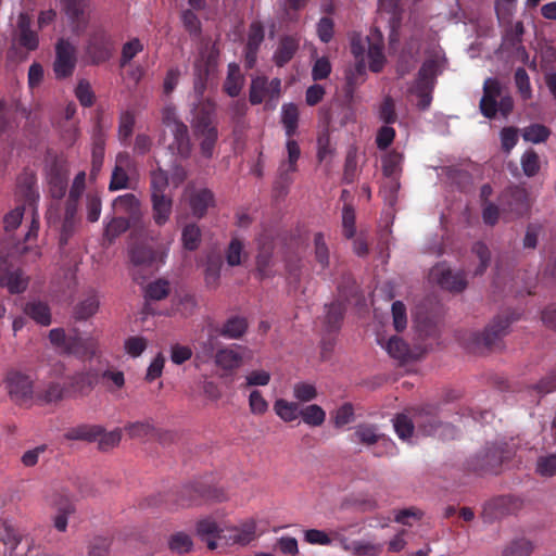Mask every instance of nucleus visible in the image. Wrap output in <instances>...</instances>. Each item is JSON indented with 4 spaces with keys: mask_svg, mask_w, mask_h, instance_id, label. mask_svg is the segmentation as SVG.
Wrapping results in <instances>:
<instances>
[{
    "mask_svg": "<svg viewBox=\"0 0 556 556\" xmlns=\"http://www.w3.org/2000/svg\"><path fill=\"white\" fill-rule=\"evenodd\" d=\"M214 103L206 101L199 105L192 121L193 134L199 140L203 157L212 159L218 140V129L213 123Z\"/></svg>",
    "mask_w": 556,
    "mask_h": 556,
    "instance_id": "obj_1",
    "label": "nucleus"
},
{
    "mask_svg": "<svg viewBox=\"0 0 556 556\" xmlns=\"http://www.w3.org/2000/svg\"><path fill=\"white\" fill-rule=\"evenodd\" d=\"M515 320L511 314L495 316L481 332H471L469 348L473 352L482 350L495 351L503 348V338L508 334L509 327Z\"/></svg>",
    "mask_w": 556,
    "mask_h": 556,
    "instance_id": "obj_2",
    "label": "nucleus"
},
{
    "mask_svg": "<svg viewBox=\"0 0 556 556\" xmlns=\"http://www.w3.org/2000/svg\"><path fill=\"white\" fill-rule=\"evenodd\" d=\"M219 50L216 45L206 42L194 61L193 90L199 100L203 97L208 79L216 74Z\"/></svg>",
    "mask_w": 556,
    "mask_h": 556,
    "instance_id": "obj_3",
    "label": "nucleus"
},
{
    "mask_svg": "<svg viewBox=\"0 0 556 556\" xmlns=\"http://www.w3.org/2000/svg\"><path fill=\"white\" fill-rule=\"evenodd\" d=\"M115 52L113 36L102 27L93 29L85 47V56L90 65L108 62Z\"/></svg>",
    "mask_w": 556,
    "mask_h": 556,
    "instance_id": "obj_4",
    "label": "nucleus"
},
{
    "mask_svg": "<svg viewBox=\"0 0 556 556\" xmlns=\"http://www.w3.org/2000/svg\"><path fill=\"white\" fill-rule=\"evenodd\" d=\"M438 73L439 62L435 59L426 60L418 71L417 78L409 91L419 99L417 106L420 110H426L431 103V93Z\"/></svg>",
    "mask_w": 556,
    "mask_h": 556,
    "instance_id": "obj_5",
    "label": "nucleus"
},
{
    "mask_svg": "<svg viewBox=\"0 0 556 556\" xmlns=\"http://www.w3.org/2000/svg\"><path fill=\"white\" fill-rule=\"evenodd\" d=\"M100 380V371L85 367L68 377L66 384L67 397L78 399L88 396Z\"/></svg>",
    "mask_w": 556,
    "mask_h": 556,
    "instance_id": "obj_6",
    "label": "nucleus"
},
{
    "mask_svg": "<svg viewBox=\"0 0 556 556\" xmlns=\"http://www.w3.org/2000/svg\"><path fill=\"white\" fill-rule=\"evenodd\" d=\"M47 179L51 197L58 200L62 199L66 193L68 181V168L65 159L54 155L49 160Z\"/></svg>",
    "mask_w": 556,
    "mask_h": 556,
    "instance_id": "obj_7",
    "label": "nucleus"
},
{
    "mask_svg": "<svg viewBox=\"0 0 556 556\" xmlns=\"http://www.w3.org/2000/svg\"><path fill=\"white\" fill-rule=\"evenodd\" d=\"M8 394L15 404L23 405L33 397L31 379L17 370H10L4 379Z\"/></svg>",
    "mask_w": 556,
    "mask_h": 556,
    "instance_id": "obj_8",
    "label": "nucleus"
},
{
    "mask_svg": "<svg viewBox=\"0 0 556 556\" xmlns=\"http://www.w3.org/2000/svg\"><path fill=\"white\" fill-rule=\"evenodd\" d=\"M76 65L75 47L67 40L60 39L55 47L53 71L56 78L71 76Z\"/></svg>",
    "mask_w": 556,
    "mask_h": 556,
    "instance_id": "obj_9",
    "label": "nucleus"
},
{
    "mask_svg": "<svg viewBox=\"0 0 556 556\" xmlns=\"http://www.w3.org/2000/svg\"><path fill=\"white\" fill-rule=\"evenodd\" d=\"M414 422L418 432L424 435H433L442 426L437 405H422L412 409Z\"/></svg>",
    "mask_w": 556,
    "mask_h": 556,
    "instance_id": "obj_10",
    "label": "nucleus"
},
{
    "mask_svg": "<svg viewBox=\"0 0 556 556\" xmlns=\"http://www.w3.org/2000/svg\"><path fill=\"white\" fill-rule=\"evenodd\" d=\"M288 152V161L282 162L279 167V175L275 182V189L280 193H286L289 185L291 184L290 173L296 170V162L301 155L299 143L289 139L286 144Z\"/></svg>",
    "mask_w": 556,
    "mask_h": 556,
    "instance_id": "obj_11",
    "label": "nucleus"
},
{
    "mask_svg": "<svg viewBox=\"0 0 556 556\" xmlns=\"http://www.w3.org/2000/svg\"><path fill=\"white\" fill-rule=\"evenodd\" d=\"M469 469L480 472H495L502 464V453L496 446H486L468 460Z\"/></svg>",
    "mask_w": 556,
    "mask_h": 556,
    "instance_id": "obj_12",
    "label": "nucleus"
},
{
    "mask_svg": "<svg viewBox=\"0 0 556 556\" xmlns=\"http://www.w3.org/2000/svg\"><path fill=\"white\" fill-rule=\"evenodd\" d=\"M500 203L503 211H508L516 217L522 216L529 208L527 191L518 186L507 188L502 193Z\"/></svg>",
    "mask_w": 556,
    "mask_h": 556,
    "instance_id": "obj_13",
    "label": "nucleus"
},
{
    "mask_svg": "<svg viewBox=\"0 0 556 556\" xmlns=\"http://www.w3.org/2000/svg\"><path fill=\"white\" fill-rule=\"evenodd\" d=\"M169 131L173 139L167 146L168 151L181 160L189 159L193 146L188 126L186 124H175L174 128L169 129Z\"/></svg>",
    "mask_w": 556,
    "mask_h": 556,
    "instance_id": "obj_14",
    "label": "nucleus"
},
{
    "mask_svg": "<svg viewBox=\"0 0 556 556\" xmlns=\"http://www.w3.org/2000/svg\"><path fill=\"white\" fill-rule=\"evenodd\" d=\"M432 276L443 289L452 292H462L467 287L466 276L462 270L453 271L448 267L437 266L432 269Z\"/></svg>",
    "mask_w": 556,
    "mask_h": 556,
    "instance_id": "obj_15",
    "label": "nucleus"
},
{
    "mask_svg": "<svg viewBox=\"0 0 556 556\" xmlns=\"http://www.w3.org/2000/svg\"><path fill=\"white\" fill-rule=\"evenodd\" d=\"M502 96V86L496 78H488L483 84V97L480 111L483 116L494 118L497 113V98Z\"/></svg>",
    "mask_w": 556,
    "mask_h": 556,
    "instance_id": "obj_16",
    "label": "nucleus"
},
{
    "mask_svg": "<svg viewBox=\"0 0 556 556\" xmlns=\"http://www.w3.org/2000/svg\"><path fill=\"white\" fill-rule=\"evenodd\" d=\"M0 286L7 287L11 293H21L27 288V279L23 277V273L20 269H10L4 256H0Z\"/></svg>",
    "mask_w": 556,
    "mask_h": 556,
    "instance_id": "obj_17",
    "label": "nucleus"
},
{
    "mask_svg": "<svg viewBox=\"0 0 556 556\" xmlns=\"http://www.w3.org/2000/svg\"><path fill=\"white\" fill-rule=\"evenodd\" d=\"M30 16L25 12L20 13L14 38L21 47L31 51L38 48V36L36 31L30 29Z\"/></svg>",
    "mask_w": 556,
    "mask_h": 556,
    "instance_id": "obj_18",
    "label": "nucleus"
},
{
    "mask_svg": "<svg viewBox=\"0 0 556 556\" xmlns=\"http://www.w3.org/2000/svg\"><path fill=\"white\" fill-rule=\"evenodd\" d=\"M98 343L92 337L83 338L75 330V334L70 336V341L65 354L74 355L78 358H92L97 354Z\"/></svg>",
    "mask_w": 556,
    "mask_h": 556,
    "instance_id": "obj_19",
    "label": "nucleus"
},
{
    "mask_svg": "<svg viewBox=\"0 0 556 556\" xmlns=\"http://www.w3.org/2000/svg\"><path fill=\"white\" fill-rule=\"evenodd\" d=\"M366 41L368 58L370 59L369 68L374 73H378L382 70L386 61L382 52V36L375 29L370 35L366 36Z\"/></svg>",
    "mask_w": 556,
    "mask_h": 556,
    "instance_id": "obj_20",
    "label": "nucleus"
},
{
    "mask_svg": "<svg viewBox=\"0 0 556 556\" xmlns=\"http://www.w3.org/2000/svg\"><path fill=\"white\" fill-rule=\"evenodd\" d=\"M113 208L117 213L127 214L134 225H136L141 217L139 200L132 193H127L116 198L113 202Z\"/></svg>",
    "mask_w": 556,
    "mask_h": 556,
    "instance_id": "obj_21",
    "label": "nucleus"
},
{
    "mask_svg": "<svg viewBox=\"0 0 556 556\" xmlns=\"http://www.w3.org/2000/svg\"><path fill=\"white\" fill-rule=\"evenodd\" d=\"M386 350L389 355L401 363H407L418 359L419 355L410 350L409 345L400 337H391L387 344Z\"/></svg>",
    "mask_w": 556,
    "mask_h": 556,
    "instance_id": "obj_22",
    "label": "nucleus"
},
{
    "mask_svg": "<svg viewBox=\"0 0 556 556\" xmlns=\"http://www.w3.org/2000/svg\"><path fill=\"white\" fill-rule=\"evenodd\" d=\"M189 204L192 215L202 218L205 216L207 208L214 205V194L206 188L195 190L190 195Z\"/></svg>",
    "mask_w": 556,
    "mask_h": 556,
    "instance_id": "obj_23",
    "label": "nucleus"
},
{
    "mask_svg": "<svg viewBox=\"0 0 556 556\" xmlns=\"http://www.w3.org/2000/svg\"><path fill=\"white\" fill-rule=\"evenodd\" d=\"M366 64L364 59L356 61L353 67L345 72V97L352 98L356 88L365 81L366 78Z\"/></svg>",
    "mask_w": 556,
    "mask_h": 556,
    "instance_id": "obj_24",
    "label": "nucleus"
},
{
    "mask_svg": "<svg viewBox=\"0 0 556 556\" xmlns=\"http://www.w3.org/2000/svg\"><path fill=\"white\" fill-rule=\"evenodd\" d=\"M153 218L156 225H164L172 214L173 200L168 194H151Z\"/></svg>",
    "mask_w": 556,
    "mask_h": 556,
    "instance_id": "obj_25",
    "label": "nucleus"
},
{
    "mask_svg": "<svg viewBox=\"0 0 556 556\" xmlns=\"http://www.w3.org/2000/svg\"><path fill=\"white\" fill-rule=\"evenodd\" d=\"M103 433V427L99 425H79L68 429L64 433L66 440L75 441H97L99 435Z\"/></svg>",
    "mask_w": 556,
    "mask_h": 556,
    "instance_id": "obj_26",
    "label": "nucleus"
},
{
    "mask_svg": "<svg viewBox=\"0 0 556 556\" xmlns=\"http://www.w3.org/2000/svg\"><path fill=\"white\" fill-rule=\"evenodd\" d=\"M249 328L248 320L241 316H232L228 318L225 324L216 329V332L227 339H240L244 336Z\"/></svg>",
    "mask_w": 556,
    "mask_h": 556,
    "instance_id": "obj_27",
    "label": "nucleus"
},
{
    "mask_svg": "<svg viewBox=\"0 0 556 556\" xmlns=\"http://www.w3.org/2000/svg\"><path fill=\"white\" fill-rule=\"evenodd\" d=\"M34 173H23L17 179V192L26 203L33 205L39 199Z\"/></svg>",
    "mask_w": 556,
    "mask_h": 556,
    "instance_id": "obj_28",
    "label": "nucleus"
},
{
    "mask_svg": "<svg viewBox=\"0 0 556 556\" xmlns=\"http://www.w3.org/2000/svg\"><path fill=\"white\" fill-rule=\"evenodd\" d=\"M242 355L230 348H222L216 351L214 363L225 371H233L242 365Z\"/></svg>",
    "mask_w": 556,
    "mask_h": 556,
    "instance_id": "obj_29",
    "label": "nucleus"
},
{
    "mask_svg": "<svg viewBox=\"0 0 556 556\" xmlns=\"http://www.w3.org/2000/svg\"><path fill=\"white\" fill-rule=\"evenodd\" d=\"M299 43L290 36H285L280 39L279 46L274 54V62L277 66L282 67L295 54Z\"/></svg>",
    "mask_w": 556,
    "mask_h": 556,
    "instance_id": "obj_30",
    "label": "nucleus"
},
{
    "mask_svg": "<svg viewBox=\"0 0 556 556\" xmlns=\"http://www.w3.org/2000/svg\"><path fill=\"white\" fill-rule=\"evenodd\" d=\"M65 13L71 21L73 31L79 34L85 30V2L64 3Z\"/></svg>",
    "mask_w": 556,
    "mask_h": 556,
    "instance_id": "obj_31",
    "label": "nucleus"
},
{
    "mask_svg": "<svg viewBox=\"0 0 556 556\" xmlns=\"http://www.w3.org/2000/svg\"><path fill=\"white\" fill-rule=\"evenodd\" d=\"M325 325L329 331H336L340 328L344 317L345 306L339 301L325 305Z\"/></svg>",
    "mask_w": 556,
    "mask_h": 556,
    "instance_id": "obj_32",
    "label": "nucleus"
},
{
    "mask_svg": "<svg viewBox=\"0 0 556 556\" xmlns=\"http://www.w3.org/2000/svg\"><path fill=\"white\" fill-rule=\"evenodd\" d=\"M273 247L264 244L261 247L256 256V271L261 279L273 276Z\"/></svg>",
    "mask_w": 556,
    "mask_h": 556,
    "instance_id": "obj_33",
    "label": "nucleus"
},
{
    "mask_svg": "<svg viewBox=\"0 0 556 556\" xmlns=\"http://www.w3.org/2000/svg\"><path fill=\"white\" fill-rule=\"evenodd\" d=\"M99 299L96 294H89L85 300L80 301L73 312L76 320H86L93 316L99 309Z\"/></svg>",
    "mask_w": 556,
    "mask_h": 556,
    "instance_id": "obj_34",
    "label": "nucleus"
},
{
    "mask_svg": "<svg viewBox=\"0 0 556 556\" xmlns=\"http://www.w3.org/2000/svg\"><path fill=\"white\" fill-rule=\"evenodd\" d=\"M20 535L8 521L0 522V541L4 548H9L10 556H16V548L20 544Z\"/></svg>",
    "mask_w": 556,
    "mask_h": 556,
    "instance_id": "obj_35",
    "label": "nucleus"
},
{
    "mask_svg": "<svg viewBox=\"0 0 556 556\" xmlns=\"http://www.w3.org/2000/svg\"><path fill=\"white\" fill-rule=\"evenodd\" d=\"M218 349H222L220 342L218 341V333L216 331L215 333L211 332L206 340L199 343L197 357L201 358L203 362L215 359L216 351Z\"/></svg>",
    "mask_w": 556,
    "mask_h": 556,
    "instance_id": "obj_36",
    "label": "nucleus"
},
{
    "mask_svg": "<svg viewBox=\"0 0 556 556\" xmlns=\"http://www.w3.org/2000/svg\"><path fill=\"white\" fill-rule=\"evenodd\" d=\"M299 110L293 103L282 105L281 123L285 126L286 135L291 138L298 129Z\"/></svg>",
    "mask_w": 556,
    "mask_h": 556,
    "instance_id": "obj_37",
    "label": "nucleus"
},
{
    "mask_svg": "<svg viewBox=\"0 0 556 556\" xmlns=\"http://www.w3.org/2000/svg\"><path fill=\"white\" fill-rule=\"evenodd\" d=\"M201 229L194 223H189L182 228L181 241L182 245L188 251H194L201 243Z\"/></svg>",
    "mask_w": 556,
    "mask_h": 556,
    "instance_id": "obj_38",
    "label": "nucleus"
},
{
    "mask_svg": "<svg viewBox=\"0 0 556 556\" xmlns=\"http://www.w3.org/2000/svg\"><path fill=\"white\" fill-rule=\"evenodd\" d=\"M130 260L135 266H150L155 261V252L152 248L138 244L130 251Z\"/></svg>",
    "mask_w": 556,
    "mask_h": 556,
    "instance_id": "obj_39",
    "label": "nucleus"
},
{
    "mask_svg": "<svg viewBox=\"0 0 556 556\" xmlns=\"http://www.w3.org/2000/svg\"><path fill=\"white\" fill-rule=\"evenodd\" d=\"M168 548L178 555L187 554L192 549L193 542L189 534L176 532L168 538Z\"/></svg>",
    "mask_w": 556,
    "mask_h": 556,
    "instance_id": "obj_40",
    "label": "nucleus"
},
{
    "mask_svg": "<svg viewBox=\"0 0 556 556\" xmlns=\"http://www.w3.org/2000/svg\"><path fill=\"white\" fill-rule=\"evenodd\" d=\"M25 313L42 326L51 324V314L47 304L42 302L28 303Z\"/></svg>",
    "mask_w": 556,
    "mask_h": 556,
    "instance_id": "obj_41",
    "label": "nucleus"
},
{
    "mask_svg": "<svg viewBox=\"0 0 556 556\" xmlns=\"http://www.w3.org/2000/svg\"><path fill=\"white\" fill-rule=\"evenodd\" d=\"M38 397L47 404L56 403L67 397V390L61 383L52 381L38 393Z\"/></svg>",
    "mask_w": 556,
    "mask_h": 556,
    "instance_id": "obj_42",
    "label": "nucleus"
},
{
    "mask_svg": "<svg viewBox=\"0 0 556 556\" xmlns=\"http://www.w3.org/2000/svg\"><path fill=\"white\" fill-rule=\"evenodd\" d=\"M505 34L503 36V43L509 48H517L522 41V35L525 34L523 23L521 21L516 24H503Z\"/></svg>",
    "mask_w": 556,
    "mask_h": 556,
    "instance_id": "obj_43",
    "label": "nucleus"
},
{
    "mask_svg": "<svg viewBox=\"0 0 556 556\" xmlns=\"http://www.w3.org/2000/svg\"><path fill=\"white\" fill-rule=\"evenodd\" d=\"M266 96L270 97L268 79L263 76L254 78L250 86V102L254 105L260 104Z\"/></svg>",
    "mask_w": 556,
    "mask_h": 556,
    "instance_id": "obj_44",
    "label": "nucleus"
},
{
    "mask_svg": "<svg viewBox=\"0 0 556 556\" xmlns=\"http://www.w3.org/2000/svg\"><path fill=\"white\" fill-rule=\"evenodd\" d=\"M300 406L295 402L279 399L274 404L276 414L285 421H292L300 416Z\"/></svg>",
    "mask_w": 556,
    "mask_h": 556,
    "instance_id": "obj_45",
    "label": "nucleus"
},
{
    "mask_svg": "<svg viewBox=\"0 0 556 556\" xmlns=\"http://www.w3.org/2000/svg\"><path fill=\"white\" fill-rule=\"evenodd\" d=\"M509 500L506 497H500L491 503L488 504V506L484 507V518H486L488 521H493L494 519L501 518L509 513L508 505Z\"/></svg>",
    "mask_w": 556,
    "mask_h": 556,
    "instance_id": "obj_46",
    "label": "nucleus"
},
{
    "mask_svg": "<svg viewBox=\"0 0 556 556\" xmlns=\"http://www.w3.org/2000/svg\"><path fill=\"white\" fill-rule=\"evenodd\" d=\"M104 157V139L102 135L94 136L91 153V170L90 176L96 177L100 172Z\"/></svg>",
    "mask_w": 556,
    "mask_h": 556,
    "instance_id": "obj_47",
    "label": "nucleus"
},
{
    "mask_svg": "<svg viewBox=\"0 0 556 556\" xmlns=\"http://www.w3.org/2000/svg\"><path fill=\"white\" fill-rule=\"evenodd\" d=\"M300 416L305 424L313 427L323 425L326 418L325 410L316 404L308 405L301 409Z\"/></svg>",
    "mask_w": 556,
    "mask_h": 556,
    "instance_id": "obj_48",
    "label": "nucleus"
},
{
    "mask_svg": "<svg viewBox=\"0 0 556 556\" xmlns=\"http://www.w3.org/2000/svg\"><path fill=\"white\" fill-rule=\"evenodd\" d=\"M471 251L479 260V265L475 269L473 275L481 276L489 267L491 261V252L489 248L481 241L473 243Z\"/></svg>",
    "mask_w": 556,
    "mask_h": 556,
    "instance_id": "obj_49",
    "label": "nucleus"
},
{
    "mask_svg": "<svg viewBox=\"0 0 556 556\" xmlns=\"http://www.w3.org/2000/svg\"><path fill=\"white\" fill-rule=\"evenodd\" d=\"M354 437L361 443L366 445H374L380 439V434L377 432V427L368 424H361L356 426Z\"/></svg>",
    "mask_w": 556,
    "mask_h": 556,
    "instance_id": "obj_50",
    "label": "nucleus"
},
{
    "mask_svg": "<svg viewBox=\"0 0 556 556\" xmlns=\"http://www.w3.org/2000/svg\"><path fill=\"white\" fill-rule=\"evenodd\" d=\"M394 429L402 440H407L413 435L416 424L414 417L409 418L405 414H397L393 420Z\"/></svg>",
    "mask_w": 556,
    "mask_h": 556,
    "instance_id": "obj_51",
    "label": "nucleus"
},
{
    "mask_svg": "<svg viewBox=\"0 0 556 556\" xmlns=\"http://www.w3.org/2000/svg\"><path fill=\"white\" fill-rule=\"evenodd\" d=\"M232 534L229 536L224 535L223 539L231 541L240 545L250 543L255 533V526L253 523L244 525L242 528H232Z\"/></svg>",
    "mask_w": 556,
    "mask_h": 556,
    "instance_id": "obj_52",
    "label": "nucleus"
},
{
    "mask_svg": "<svg viewBox=\"0 0 556 556\" xmlns=\"http://www.w3.org/2000/svg\"><path fill=\"white\" fill-rule=\"evenodd\" d=\"M124 430L131 439H142L154 432L155 428L150 420H144L128 422Z\"/></svg>",
    "mask_w": 556,
    "mask_h": 556,
    "instance_id": "obj_53",
    "label": "nucleus"
},
{
    "mask_svg": "<svg viewBox=\"0 0 556 556\" xmlns=\"http://www.w3.org/2000/svg\"><path fill=\"white\" fill-rule=\"evenodd\" d=\"M222 532L223 529H220L217 522L211 517L203 518L197 522V534L202 540H205L207 535L222 539L224 536L220 534Z\"/></svg>",
    "mask_w": 556,
    "mask_h": 556,
    "instance_id": "obj_54",
    "label": "nucleus"
},
{
    "mask_svg": "<svg viewBox=\"0 0 556 556\" xmlns=\"http://www.w3.org/2000/svg\"><path fill=\"white\" fill-rule=\"evenodd\" d=\"M549 134V129L544 125L533 124L523 129L522 137L526 141L540 143L547 140Z\"/></svg>",
    "mask_w": 556,
    "mask_h": 556,
    "instance_id": "obj_55",
    "label": "nucleus"
},
{
    "mask_svg": "<svg viewBox=\"0 0 556 556\" xmlns=\"http://www.w3.org/2000/svg\"><path fill=\"white\" fill-rule=\"evenodd\" d=\"M402 154L392 151L382 159V172L388 178H393L395 174L401 172Z\"/></svg>",
    "mask_w": 556,
    "mask_h": 556,
    "instance_id": "obj_56",
    "label": "nucleus"
},
{
    "mask_svg": "<svg viewBox=\"0 0 556 556\" xmlns=\"http://www.w3.org/2000/svg\"><path fill=\"white\" fill-rule=\"evenodd\" d=\"M314 248L315 260L323 269L327 268L329 266V249L321 232L314 236Z\"/></svg>",
    "mask_w": 556,
    "mask_h": 556,
    "instance_id": "obj_57",
    "label": "nucleus"
},
{
    "mask_svg": "<svg viewBox=\"0 0 556 556\" xmlns=\"http://www.w3.org/2000/svg\"><path fill=\"white\" fill-rule=\"evenodd\" d=\"M132 224L129 218L125 217H114L106 225L104 235L109 238V240H113L118 237L121 233L125 232Z\"/></svg>",
    "mask_w": 556,
    "mask_h": 556,
    "instance_id": "obj_58",
    "label": "nucleus"
},
{
    "mask_svg": "<svg viewBox=\"0 0 556 556\" xmlns=\"http://www.w3.org/2000/svg\"><path fill=\"white\" fill-rule=\"evenodd\" d=\"M169 294V287L166 280H157L149 283L146 288L144 296L147 300L161 301Z\"/></svg>",
    "mask_w": 556,
    "mask_h": 556,
    "instance_id": "obj_59",
    "label": "nucleus"
},
{
    "mask_svg": "<svg viewBox=\"0 0 556 556\" xmlns=\"http://www.w3.org/2000/svg\"><path fill=\"white\" fill-rule=\"evenodd\" d=\"M168 187L167 172L162 167L151 172V194H166L165 191Z\"/></svg>",
    "mask_w": 556,
    "mask_h": 556,
    "instance_id": "obj_60",
    "label": "nucleus"
},
{
    "mask_svg": "<svg viewBox=\"0 0 556 556\" xmlns=\"http://www.w3.org/2000/svg\"><path fill=\"white\" fill-rule=\"evenodd\" d=\"M112 539L109 536H96L88 545V556H109Z\"/></svg>",
    "mask_w": 556,
    "mask_h": 556,
    "instance_id": "obj_61",
    "label": "nucleus"
},
{
    "mask_svg": "<svg viewBox=\"0 0 556 556\" xmlns=\"http://www.w3.org/2000/svg\"><path fill=\"white\" fill-rule=\"evenodd\" d=\"M286 271L288 278L294 287H298L301 281L302 274V260L298 255H290L286 258Z\"/></svg>",
    "mask_w": 556,
    "mask_h": 556,
    "instance_id": "obj_62",
    "label": "nucleus"
},
{
    "mask_svg": "<svg viewBox=\"0 0 556 556\" xmlns=\"http://www.w3.org/2000/svg\"><path fill=\"white\" fill-rule=\"evenodd\" d=\"M100 379H102L104 386L111 392L114 391V389H122L125 384L124 374L119 370L106 369L100 371Z\"/></svg>",
    "mask_w": 556,
    "mask_h": 556,
    "instance_id": "obj_63",
    "label": "nucleus"
},
{
    "mask_svg": "<svg viewBox=\"0 0 556 556\" xmlns=\"http://www.w3.org/2000/svg\"><path fill=\"white\" fill-rule=\"evenodd\" d=\"M533 547L530 541L520 539L513 541L503 552L504 556H529Z\"/></svg>",
    "mask_w": 556,
    "mask_h": 556,
    "instance_id": "obj_64",
    "label": "nucleus"
}]
</instances>
